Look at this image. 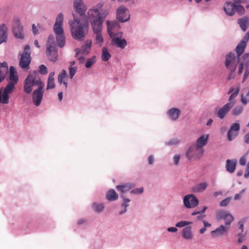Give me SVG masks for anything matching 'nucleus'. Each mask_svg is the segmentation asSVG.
I'll use <instances>...</instances> for the list:
<instances>
[{
  "mask_svg": "<svg viewBox=\"0 0 249 249\" xmlns=\"http://www.w3.org/2000/svg\"><path fill=\"white\" fill-rule=\"evenodd\" d=\"M238 135V132L234 130H231V129L227 132V138L229 141L231 142Z\"/></svg>",
  "mask_w": 249,
  "mask_h": 249,
  "instance_id": "36",
  "label": "nucleus"
},
{
  "mask_svg": "<svg viewBox=\"0 0 249 249\" xmlns=\"http://www.w3.org/2000/svg\"><path fill=\"white\" fill-rule=\"evenodd\" d=\"M96 62L95 56H92V57L89 58L85 64V66L87 68H90L93 64Z\"/></svg>",
  "mask_w": 249,
  "mask_h": 249,
  "instance_id": "41",
  "label": "nucleus"
},
{
  "mask_svg": "<svg viewBox=\"0 0 249 249\" xmlns=\"http://www.w3.org/2000/svg\"><path fill=\"white\" fill-rule=\"evenodd\" d=\"M111 57V54L109 53L106 47L102 48V59L104 61H107Z\"/></svg>",
  "mask_w": 249,
  "mask_h": 249,
  "instance_id": "35",
  "label": "nucleus"
},
{
  "mask_svg": "<svg viewBox=\"0 0 249 249\" xmlns=\"http://www.w3.org/2000/svg\"><path fill=\"white\" fill-rule=\"evenodd\" d=\"M246 1L247 0H232V3L236 5H241L240 4L246 3Z\"/></svg>",
  "mask_w": 249,
  "mask_h": 249,
  "instance_id": "55",
  "label": "nucleus"
},
{
  "mask_svg": "<svg viewBox=\"0 0 249 249\" xmlns=\"http://www.w3.org/2000/svg\"><path fill=\"white\" fill-rule=\"evenodd\" d=\"M107 33L110 37H114V36L117 35L118 34L122 33V32H119L120 26L118 21H109V20H107Z\"/></svg>",
  "mask_w": 249,
  "mask_h": 249,
  "instance_id": "9",
  "label": "nucleus"
},
{
  "mask_svg": "<svg viewBox=\"0 0 249 249\" xmlns=\"http://www.w3.org/2000/svg\"><path fill=\"white\" fill-rule=\"evenodd\" d=\"M230 128L231 129V130H234L239 133V131L240 129V124L238 122H236L231 125Z\"/></svg>",
  "mask_w": 249,
  "mask_h": 249,
  "instance_id": "45",
  "label": "nucleus"
},
{
  "mask_svg": "<svg viewBox=\"0 0 249 249\" xmlns=\"http://www.w3.org/2000/svg\"><path fill=\"white\" fill-rule=\"evenodd\" d=\"M46 46L47 48H48L49 46L55 47V43L54 41V38L53 36H49L47 41Z\"/></svg>",
  "mask_w": 249,
  "mask_h": 249,
  "instance_id": "43",
  "label": "nucleus"
},
{
  "mask_svg": "<svg viewBox=\"0 0 249 249\" xmlns=\"http://www.w3.org/2000/svg\"><path fill=\"white\" fill-rule=\"evenodd\" d=\"M40 29V27L38 24H37V26H36L35 24H33L32 30H33V33L35 35L39 34Z\"/></svg>",
  "mask_w": 249,
  "mask_h": 249,
  "instance_id": "48",
  "label": "nucleus"
},
{
  "mask_svg": "<svg viewBox=\"0 0 249 249\" xmlns=\"http://www.w3.org/2000/svg\"><path fill=\"white\" fill-rule=\"evenodd\" d=\"M94 33L96 34L95 43L99 45L100 46H102L103 43L104 39L101 32Z\"/></svg>",
  "mask_w": 249,
  "mask_h": 249,
  "instance_id": "38",
  "label": "nucleus"
},
{
  "mask_svg": "<svg viewBox=\"0 0 249 249\" xmlns=\"http://www.w3.org/2000/svg\"><path fill=\"white\" fill-rule=\"evenodd\" d=\"M246 162V159L245 157H242L240 158L239 160V163L241 165H244L245 164Z\"/></svg>",
  "mask_w": 249,
  "mask_h": 249,
  "instance_id": "59",
  "label": "nucleus"
},
{
  "mask_svg": "<svg viewBox=\"0 0 249 249\" xmlns=\"http://www.w3.org/2000/svg\"><path fill=\"white\" fill-rule=\"evenodd\" d=\"M167 231L169 232H175L178 231V229L176 227H169L167 229Z\"/></svg>",
  "mask_w": 249,
  "mask_h": 249,
  "instance_id": "63",
  "label": "nucleus"
},
{
  "mask_svg": "<svg viewBox=\"0 0 249 249\" xmlns=\"http://www.w3.org/2000/svg\"><path fill=\"white\" fill-rule=\"evenodd\" d=\"M236 96L237 95L235 94L232 93L229 97L228 103H232V107L233 106L235 103V101L234 99L236 97Z\"/></svg>",
  "mask_w": 249,
  "mask_h": 249,
  "instance_id": "49",
  "label": "nucleus"
},
{
  "mask_svg": "<svg viewBox=\"0 0 249 249\" xmlns=\"http://www.w3.org/2000/svg\"><path fill=\"white\" fill-rule=\"evenodd\" d=\"M238 63V60L236 58L233 53H230L227 55L225 65L231 72L235 71Z\"/></svg>",
  "mask_w": 249,
  "mask_h": 249,
  "instance_id": "8",
  "label": "nucleus"
},
{
  "mask_svg": "<svg viewBox=\"0 0 249 249\" xmlns=\"http://www.w3.org/2000/svg\"><path fill=\"white\" fill-rule=\"evenodd\" d=\"M236 163L235 160H227L226 165L227 171L230 173H233L235 169Z\"/></svg>",
  "mask_w": 249,
  "mask_h": 249,
  "instance_id": "26",
  "label": "nucleus"
},
{
  "mask_svg": "<svg viewBox=\"0 0 249 249\" xmlns=\"http://www.w3.org/2000/svg\"><path fill=\"white\" fill-rule=\"evenodd\" d=\"M242 111L243 107L241 106H237L232 109V114L234 116H237L241 114Z\"/></svg>",
  "mask_w": 249,
  "mask_h": 249,
  "instance_id": "42",
  "label": "nucleus"
},
{
  "mask_svg": "<svg viewBox=\"0 0 249 249\" xmlns=\"http://www.w3.org/2000/svg\"><path fill=\"white\" fill-rule=\"evenodd\" d=\"M46 53L50 61L54 62L57 59V52L56 47L49 46L47 48Z\"/></svg>",
  "mask_w": 249,
  "mask_h": 249,
  "instance_id": "19",
  "label": "nucleus"
},
{
  "mask_svg": "<svg viewBox=\"0 0 249 249\" xmlns=\"http://www.w3.org/2000/svg\"><path fill=\"white\" fill-rule=\"evenodd\" d=\"M121 197L123 198L124 199V202L122 204V207H124V211H121L119 213L122 214L124 213H125L126 211V207L128 205L127 204L130 202V200L128 198H124V196L123 195L121 196Z\"/></svg>",
  "mask_w": 249,
  "mask_h": 249,
  "instance_id": "40",
  "label": "nucleus"
},
{
  "mask_svg": "<svg viewBox=\"0 0 249 249\" xmlns=\"http://www.w3.org/2000/svg\"><path fill=\"white\" fill-rule=\"evenodd\" d=\"M8 80H9V82L13 83L16 84H17L18 81V75L17 70L13 66H11L10 67L9 76Z\"/></svg>",
  "mask_w": 249,
  "mask_h": 249,
  "instance_id": "21",
  "label": "nucleus"
},
{
  "mask_svg": "<svg viewBox=\"0 0 249 249\" xmlns=\"http://www.w3.org/2000/svg\"><path fill=\"white\" fill-rule=\"evenodd\" d=\"M245 189L242 190L239 193L236 194L234 196V199L235 200L239 199L242 195V194L244 192Z\"/></svg>",
  "mask_w": 249,
  "mask_h": 249,
  "instance_id": "57",
  "label": "nucleus"
},
{
  "mask_svg": "<svg viewBox=\"0 0 249 249\" xmlns=\"http://www.w3.org/2000/svg\"><path fill=\"white\" fill-rule=\"evenodd\" d=\"M91 47V41L90 40H87L85 44L82 46L81 51L83 53L87 54L89 52Z\"/></svg>",
  "mask_w": 249,
  "mask_h": 249,
  "instance_id": "33",
  "label": "nucleus"
},
{
  "mask_svg": "<svg viewBox=\"0 0 249 249\" xmlns=\"http://www.w3.org/2000/svg\"><path fill=\"white\" fill-rule=\"evenodd\" d=\"M189 224H190V222H189L186 221H181L177 223L176 225V226L177 227L181 228L185 226L188 225Z\"/></svg>",
  "mask_w": 249,
  "mask_h": 249,
  "instance_id": "50",
  "label": "nucleus"
},
{
  "mask_svg": "<svg viewBox=\"0 0 249 249\" xmlns=\"http://www.w3.org/2000/svg\"><path fill=\"white\" fill-rule=\"evenodd\" d=\"M241 102L244 105H246L249 102V96L244 97L242 95L241 96Z\"/></svg>",
  "mask_w": 249,
  "mask_h": 249,
  "instance_id": "54",
  "label": "nucleus"
},
{
  "mask_svg": "<svg viewBox=\"0 0 249 249\" xmlns=\"http://www.w3.org/2000/svg\"><path fill=\"white\" fill-rule=\"evenodd\" d=\"M13 33L16 37L22 39L24 37L23 28L18 20L15 22L13 26Z\"/></svg>",
  "mask_w": 249,
  "mask_h": 249,
  "instance_id": "17",
  "label": "nucleus"
},
{
  "mask_svg": "<svg viewBox=\"0 0 249 249\" xmlns=\"http://www.w3.org/2000/svg\"><path fill=\"white\" fill-rule=\"evenodd\" d=\"M69 23L72 37L78 40H84L89 30L88 22H82L74 18Z\"/></svg>",
  "mask_w": 249,
  "mask_h": 249,
  "instance_id": "1",
  "label": "nucleus"
},
{
  "mask_svg": "<svg viewBox=\"0 0 249 249\" xmlns=\"http://www.w3.org/2000/svg\"><path fill=\"white\" fill-rule=\"evenodd\" d=\"M122 33L118 34L114 37H111L112 39V42L117 47L121 49H124L127 45V42L125 39H121Z\"/></svg>",
  "mask_w": 249,
  "mask_h": 249,
  "instance_id": "16",
  "label": "nucleus"
},
{
  "mask_svg": "<svg viewBox=\"0 0 249 249\" xmlns=\"http://www.w3.org/2000/svg\"><path fill=\"white\" fill-rule=\"evenodd\" d=\"M249 39V31L247 32L242 40L238 44L236 48L235 52L237 57H239L244 52L247 43Z\"/></svg>",
  "mask_w": 249,
  "mask_h": 249,
  "instance_id": "13",
  "label": "nucleus"
},
{
  "mask_svg": "<svg viewBox=\"0 0 249 249\" xmlns=\"http://www.w3.org/2000/svg\"><path fill=\"white\" fill-rule=\"evenodd\" d=\"M7 28L4 24L0 25V44L6 41L7 37Z\"/></svg>",
  "mask_w": 249,
  "mask_h": 249,
  "instance_id": "24",
  "label": "nucleus"
},
{
  "mask_svg": "<svg viewBox=\"0 0 249 249\" xmlns=\"http://www.w3.org/2000/svg\"><path fill=\"white\" fill-rule=\"evenodd\" d=\"M8 70V67L6 62L0 63V82L4 79Z\"/></svg>",
  "mask_w": 249,
  "mask_h": 249,
  "instance_id": "22",
  "label": "nucleus"
},
{
  "mask_svg": "<svg viewBox=\"0 0 249 249\" xmlns=\"http://www.w3.org/2000/svg\"><path fill=\"white\" fill-rule=\"evenodd\" d=\"M207 208V207L206 206H203V209L201 211H195L192 213V215H196L198 214L203 213L206 210Z\"/></svg>",
  "mask_w": 249,
  "mask_h": 249,
  "instance_id": "52",
  "label": "nucleus"
},
{
  "mask_svg": "<svg viewBox=\"0 0 249 249\" xmlns=\"http://www.w3.org/2000/svg\"><path fill=\"white\" fill-rule=\"evenodd\" d=\"M208 138V134L201 136L197 140L196 145L201 149H203V147L207 144Z\"/></svg>",
  "mask_w": 249,
  "mask_h": 249,
  "instance_id": "23",
  "label": "nucleus"
},
{
  "mask_svg": "<svg viewBox=\"0 0 249 249\" xmlns=\"http://www.w3.org/2000/svg\"><path fill=\"white\" fill-rule=\"evenodd\" d=\"M244 66H245L244 65L239 63L238 71V74H240L242 72Z\"/></svg>",
  "mask_w": 249,
  "mask_h": 249,
  "instance_id": "61",
  "label": "nucleus"
},
{
  "mask_svg": "<svg viewBox=\"0 0 249 249\" xmlns=\"http://www.w3.org/2000/svg\"><path fill=\"white\" fill-rule=\"evenodd\" d=\"M30 47L27 45L24 47V52L21 55L19 62V66L24 70L29 69V65L31 63Z\"/></svg>",
  "mask_w": 249,
  "mask_h": 249,
  "instance_id": "6",
  "label": "nucleus"
},
{
  "mask_svg": "<svg viewBox=\"0 0 249 249\" xmlns=\"http://www.w3.org/2000/svg\"><path fill=\"white\" fill-rule=\"evenodd\" d=\"M73 6L75 11L80 16L85 14L87 8L82 0H74Z\"/></svg>",
  "mask_w": 249,
  "mask_h": 249,
  "instance_id": "18",
  "label": "nucleus"
},
{
  "mask_svg": "<svg viewBox=\"0 0 249 249\" xmlns=\"http://www.w3.org/2000/svg\"><path fill=\"white\" fill-rule=\"evenodd\" d=\"M41 84H44L40 78L37 76L36 73L28 75L24 83L23 89L27 93H30L34 86L38 87Z\"/></svg>",
  "mask_w": 249,
  "mask_h": 249,
  "instance_id": "4",
  "label": "nucleus"
},
{
  "mask_svg": "<svg viewBox=\"0 0 249 249\" xmlns=\"http://www.w3.org/2000/svg\"><path fill=\"white\" fill-rule=\"evenodd\" d=\"M232 103H228L220 108L217 113L218 117L220 119H223L232 107Z\"/></svg>",
  "mask_w": 249,
  "mask_h": 249,
  "instance_id": "20",
  "label": "nucleus"
},
{
  "mask_svg": "<svg viewBox=\"0 0 249 249\" xmlns=\"http://www.w3.org/2000/svg\"><path fill=\"white\" fill-rule=\"evenodd\" d=\"M55 87L54 79L48 78L47 81V89H53Z\"/></svg>",
  "mask_w": 249,
  "mask_h": 249,
  "instance_id": "44",
  "label": "nucleus"
},
{
  "mask_svg": "<svg viewBox=\"0 0 249 249\" xmlns=\"http://www.w3.org/2000/svg\"><path fill=\"white\" fill-rule=\"evenodd\" d=\"M92 208L96 212L99 213L102 212L104 208V206L103 204H97L96 203H94L92 204Z\"/></svg>",
  "mask_w": 249,
  "mask_h": 249,
  "instance_id": "39",
  "label": "nucleus"
},
{
  "mask_svg": "<svg viewBox=\"0 0 249 249\" xmlns=\"http://www.w3.org/2000/svg\"><path fill=\"white\" fill-rule=\"evenodd\" d=\"M89 18H93L91 24L93 33L101 32L103 28V20L101 19L100 12L98 9H90L89 10Z\"/></svg>",
  "mask_w": 249,
  "mask_h": 249,
  "instance_id": "3",
  "label": "nucleus"
},
{
  "mask_svg": "<svg viewBox=\"0 0 249 249\" xmlns=\"http://www.w3.org/2000/svg\"><path fill=\"white\" fill-rule=\"evenodd\" d=\"M207 186V182H201L192 187V191L194 193H201L205 191Z\"/></svg>",
  "mask_w": 249,
  "mask_h": 249,
  "instance_id": "25",
  "label": "nucleus"
},
{
  "mask_svg": "<svg viewBox=\"0 0 249 249\" xmlns=\"http://www.w3.org/2000/svg\"><path fill=\"white\" fill-rule=\"evenodd\" d=\"M117 18L121 22L127 21L130 17L128 10L124 6H120L116 10Z\"/></svg>",
  "mask_w": 249,
  "mask_h": 249,
  "instance_id": "14",
  "label": "nucleus"
},
{
  "mask_svg": "<svg viewBox=\"0 0 249 249\" xmlns=\"http://www.w3.org/2000/svg\"><path fill=\"white\" fill-rule=\"evenodd\" d=\"M39 72L41 74L45 75L48 73L47 67L44 65H41L39 67Z\"/></svg>",
  "mask_w": 249,
  "mask_h": 249,
  "instance_id": "47",
  "label": "nucleus"
},
{
  "mask_svg": "<svg viewBox=\"0 0 249 249\" xmlns=\"http://www.w3.org/2000/svg\"><path fill=\"white\" fill-rule=\"evenodd\" d=\"M133 187V186L131 185V184H126L123 185H117L116 186V189L123 194L124 193L130 190V189Z\"/></svg>",
  "mask_w": 249,
  "mask_h": 249,
  "instance_id": "34",
  "label": "nucleus"
},
{
  "mask_svg": "<svg viewBox=\"0 0 249 249\" xmlns=\"http://www.w3.org/2000/svg\"><path fill=\"white\" fill-rule=\"evenodd\" d=\"M249 177V162L248 163L246 169V172L244 174V177L247 178Z\"/></svg>",
  "mask_w": 249,
  "mask_h": 249,
  "instance_id": "58",
  "label": "nucleus"
},
{
  "mask_svg": "<svg viewBox=\"0 0 249 249\" xmlns=\"http://www.w3.org/2000/svg\"><path fill=\"white\" fill-rule=\"evenodd\" d=\"M238 24L244 32L246 31L249 25V19L247 17H243L237 20Z\"/></svg>",
  "mask_w": 249,
  "mask_h": 249,
  "instance_id": "27",
  "label": "nucleus"
},
{
  "mask_svg": "<svg viewBox=\"0 0 249 249\" xmlns=\"http://www.w3.org/2000/svg\"><path fill=\"white\" fill-rule=\"evenodd\" d=\"M106 197L109 201H113L118 199V195L114 190L110 189L107 193Z\"/></svg>",
  "mask_w": 249,
  "mask_h": 249,
  "instance_id": "31",
  "label": "nucleus"
},
{
  "mask_svg": "<svg viewBox=\"0 0 249 249\" xmlns=\"http://www.w3.org/2000/svg\"><path fill=\"white\" fill-rule=\"evenodd\" d=\"M69 76L71 79H72L73 76L77 71L76 67H69Z\"/></svg>",
  "mask_w": 249,
  "mask_h": 249,
  "instance_id": "46",
  "label": "nucleus"
},
{
  "mask_svg": "<svg viewBox=\"0 0 249 249\" xmlns=\"http://www.w3.org/2000/svg\"><path fill=\"white\" fill-rule=\"evenodd\" d=\"M180 160V155H176L173 158V161L175 165H178L179 163Z\"/></svg>",
  "mask_w": 249,
  "mask_h": 249,
  "instance_id": "56",
  "label": "nucleus"
},
{
  "mask_svg": "<svg viewBox=\"0 0 249 249\" xmlns=\"http://www.w3.org/2000/svg\"><path fill=\"white\" fill-rule=\"evenodd\" d=\"M198 199L193 194L187 195L183 198L184 205L187 208H194L198 205Z\"/></svg>",
  "mask_w": 249,
  "mask_h": 249,
  "instance_id": "10",
  "label": "nucleus"
},
{
  "mask_svg": "<svg viewBox=\"0 0 249 249\" xmlns=\"http://www.w3.org/2000/svg\"><path fill=\"white\" fill-rule=\"evenodd\" d=\"M237 58L240 63L244 65L246 68H248L249 65V53H246L241 57L240 56Z\"/></svg>",
  "mask_w": 249,
  "mask_h": 249,
  "instance_id": "28",
  "label": "nucleus"
},
{
  "mask_svg": "<svg viewBox=\"0 0 249 249\" xmlns=\"http://www.w3.org/2000/svg\"><path fill=\"white\" fill-rule=\"evenodd\" d=\"M218 220L224 219L225 226L221 225L215 230L211 232L212 236L214 237H219L226 233L229 230L230 225L233 221V217L231 214L225 211H219L217 213Z\"/></svg>",
  "mask_w": 249,
  "mask_h": 249,
  "instance_id": "2",
  "label": "nucleus"
},
{
  "mask_svg": "<svg viewBox=\"0 0 249 249\" xmlns=\"http://www.w3.org/2000/svg\"><path fill=\"white\" fill-rule=\"evenodd\" d=\"M56 42L61 48L65 45V38L63 34L56 36Z\"/></svg>",
  "mask_w": 249,
  "mask_h": 249,
  "instance_id": "37",
  "label": "nucleus"
},
{
  "mask_svg": "<svg viewBox=\"0 0 249 249\" xmlns=\"http://www.w3.org/2000/svg\"><path fill=\"white\" fill-rule=\"evenodd\" d=\"M223 10L227 15L232 16L235 12L239 16H242L245 14V8L242 5H236L231 2H227L224 6Z\"/></svg>",
  "mask_w": 249,
  "mask_h": 249,
  "instance_id": "5",
  "label": "nucleus"
},
{
  "mask_svg": "<svg viewBox=\"0 0 249 249\" xmlns=\"http://www.w3.org/2000/svg\"><path fill=\"white\" fill-rule=\"evenodd\" d=\"M154 161V158L152 155H151L148 158V163L149 164H152L153 163Z\"/></svg>",
  "mask_w": 249,
  "mask_h": 249,
  "instance_id": "64",
  "label": "nucleus"
},
{
  "mask_svg": "<svg viewBox=\"0 0 249 249\" xmlns=\"http://www.w3.org/2000/svg\"><path fill=\"white\" fill-rule=\"evenodd\" d=\"M63 21V15L60 13L56 18L55 24L53 26V31L57 36L63 34L62 23Z\"/></svg>",
  "mask_w": 249,
  "mask_h": 249,
  "instance_id": "15",
  "label": "nucleus"
},
{
  "mask_svg": "<svg viewBox=\"0 0 249 249\" xmlns=\"http://www.w3.org/2000/svg\"><path fill=\"white\" fill-rule=\"evenodd\" d=\"M182 235L184 239H192L193 238V234L191 227H187L184 228L182 230Z\"/></svg>",
  "mask_w": 249,
  "mask_h": 249,
  "instance_id": "29",
  "label": "nucleus"
},
{
  "mask_svg": "<svg viewBox=\"0 0 249 249\" xmlns=\"http://www.w3.org/2000/svg\"><path fill=\"white\" fill-rule=\"evenodd\" d=\"M143 191V189L142 187H141V188H136V189H134L133 190H132L130 193L131 194H141L142 193Z\"/></svg>",
  "mask_w": 249,
  "mask_h": 249,
  "instance_id": "53",
  "label": "nucleus"
},
{
  "mask_svg": "<svg viewBox=\"0 0 249 249\" xmlns=\"http://www.w3.org/2000/svg\"><path fill=\"white\" fill-rule=\"evenodd\" d=\"M231 198L228 197L224 200H223L220 203V206L224 207L227 206L230 202Z\"/></svg>",
  "mask_w": 249,
  "mask_h": 249,
  "instance_id": "51",
  "label": "nucleus"
},
{
  "mask_svg": "<svg viewBox=\"0 0 249 249\" xmlns=\"http://www.w3.org/2000/svg\"><path fill=\"white\" fill-rule=\"evenodd\" d=\"M44 84H41L38 88L35 90L33 93V101L34 105L38 106L41 102L43 94V88Z\"/></svg>",
  "mask_w": 249,
  "mask_h": 249,
  "instance_id": "12",
  "label": "nucleus"
},
{
  "mask_svg": "<svg viewBox=\"0 0 249 249\" xmlns=\"http://www.w3.org/2000/svg\"><path fill=\"white\" fill-rule=\"evenodd\" d=\"M244 140L246 143H249V132L244 136Z\"/></svg>",
  "mask_w": 249,
  "mask_h": 249,
  "instance_id": "62",
  "label": "nucleus"
},
{
  "mask_svg": "<svg viewBox=\"0 0 249 249\" xmlns=\"http://www.w3.org/2000/svg\"><path fill=\"white\" fill-rule=\"evenodd\" d=\"M204 153L203 149H201L196 145L191 146L186 153V156L188 160L192 159H200Z\"/></svg>",
  "mask_w": 249,
  "mask_h": 249,
  "instance_id": "7",
  "label": "nucleus"
},
{
  "mask_svg": "<svg viewBox=\"0 0 249 249\" xmlns=\"http://www.w3.org/2000/svg\"><path fill=\"white\" fill-rule=\"evenodd\" d=\"M66 77V71L65 70H63L58 76V82L60 85L63 83L65 85V89L67 87V82L63 81V80Z\"/></svg>",
  "mask_w": 249,
  "mask_h": 249,
  "instance_id": "32",
  "label": "nucleus"
},
{
  "mask_svg": "<svg viewBox=\"0 0 249 249\" xmlns=\"http://www.w3.org/2000/svg\"><path fill=\"white\" fill-rule=\"evenodd\" d=\"M101 19L103 20V19L107 16L108 14V12L107 11H106L103 12L102 13H100Z\"/></svg>",
  "mask_w": 249,
  "mask_h": 249,
  "instance_id": "60",
  "label": "nucleus"
},
{
  "mask_svg": "<svg viewBox=\"0 0 249 249\" xmlns=\"http://www.w3.org/2000/svg\"><path fill=\"white\" fill-rule=\"evenodd\" d=\"M168 114L173 120H176L179 117L180 110L176 108H172L169 110Z\"/></svg>",
  "mask_w": 249,
  "mask_h": 249,
  "instance_id": "30",
  "label": "nucleus"
},
{
  "mask_svg": "<svg viewBox=\"0 0 249 249\" xmlns=\"http://www.w3.org/2000/svg\"><path fill=\"white\" fill-rule=\"evenodd\" d=\"M16 84L9 82L6 85L2 92L1 103L4 104L9 103V94L13 92L15 89Z\"/></svg>",
  "mask_w": 249,
  "mask_h": 249,
  "instance_id": "11",
  "label": "nucleus"
}]
</instances>
